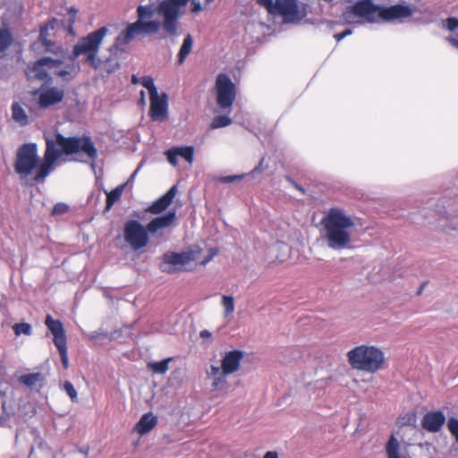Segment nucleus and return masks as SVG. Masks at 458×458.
Returning <instances> with one entry per match:
<instances>
[{"label":"nucleus","mask_w":458,"mask_h":458,"mask_svg":"<svg viewBox=\"0 0 458 458\" xmlns=\"http://www.w3.org/2000/svg\"><path fill=\"white\" fill-rule=\"evenodd\" d=\"M82 153L89 160L95 161L98 150L89 137H64L57 132L55 138L46 136V151L44 160L39 164L37 145L23 144L17 152L14 168L19 174L27 176L34 169L37 174L34 180L44 182L45 178L54 170L55 163L63 154Z\"/></svg>","instance_id":"nucleus-1"},{"label":"nucleus","mask_w":458,"mask_h":458,"mask_svg":"<svg viewBox=\"0 0 458 458\" xmlns=\"http://www.w3.org/2000/svg\"><path fill=\"white\" fill-rule=\"evenodd\" d=\"M138 20L127 25L110 47L112 55L124 51V46L139 36L172 33V0H149L146 5L137 8Z\"/></svg>","instance_id":"nucleus-2"},{"label":"nucleus","mask_w":458,"mask_h":458,"mask_svg":"<svg viewBox=\"0 0 458 458\" xmlns=\"http://www.w3.org/2000/svg\"><path fill=\"white\" fill-rule=\"evenodd\" d=\"M321 225L323 238L329 249L340 251L352 248L355 223L344 209L330 208L324 214Z\"/></svg>","instance_id":"nucleus-3"},{"label":"nucleus","mask_w":458,"mask_h":458,"mask_svg":"<svg viewBox=\"0 0 458 458\" xmlns=\"http://www.w3.org/2000/svg\"><path fill=\"white\" fill-rule=\"evenodd\" d=\"M412 15V10L407 5L396 4L390 7H379L371 0H362L349 6L343 13V20L348 24H361L363 21H394Z\"/></svg>","instance_id":"nucleus-4"},{"label":"nucleus","mask_w":458,"mask_h":458,"mask_svg":"<svg viewBox=\"0 0 458 458\" xmlns=\"http://www.w3.org/2000/svg\"><path fill=\"white\" fill-rule=\"evenodd\" d=\"M80 66L76 64H64L62 59L42 57L29 65L26 75L29 80L44 81V85L53 82L51 75H56L64 81L72 80L79 72Z\"/></svg>","instance_id":"nucleus-5"},{"label":"nucleus","mask_w":458,"mask_h":458,"mask_svg":"<svg viewBox=\"0 0 458 458\" xmlns=\"http://www.w3.org/2000/svg\"><path fill=\"white\" fill-rule=\"evenodd\" d=\"M243 359V352L233 350L225 352L221 360V365L211 364L206 369V376L211 382L212 390L221 391L226 388V376L236 372L242 360Z\"/></svg>","instance_id":"nucleus-6"},{"label":"nucleus","mask_w":458,"mask_h":458,"mask_svg":"<svg viewBox=\"0 0 458 458\" xmlns=\"http://www.w3.org/2000/svg\"><path fill=\"white\" fill-rule=\"evenodd\" d=\"M108 30L106 27H101L79 39L74 46L72 54L70 55V64H75L74 61L81 55L85 56V62L94 69L100 65V59L98 57L99 47L106 36Z\"/></svg>","instance_id":"nucleus-7"},{"label":"nucleus","mask_w":458,"mask_h":458,"mask_svg":"<svg viewBox=\"0 0 458 458\" xmlns=\"http://www.w3.org/2000/svg\"><path fill=\"white\" fill-rule=\"evenodd\" d=\"M349 363L353 369L374 373L384 364L383 352L375 346L360 345L347 353Z\"/></svg>","instance_id":"nucleus-8"},{"label":"nucleus","mask_w":458,"mask_h":458,"mask_svg":"<svg viewBox=\"0 0 458 458\" xmlns=\"http://www.w3.org/2000/svg\"><path fill=\"white\" fill-rule=\"evenodd\" d=\"M217 254L216 249H209L204 254L202 249L197 245L191 246L181 253H174V271H192L199 266H206Z\"/></svg>","instance_id":"nucleus-9"},{"label":"nucleus","mask_w":458,"mask_h":458,"mask_svg":"<svg viewBox=\"0 0 458 458\" xmlns=\"http://www.w3.org/2000/svg\"><path fill=\"white\" fill-rule=\"evenodd\" d=\"M271 14L283 17L284 22H298L306 16L305 6L298 0H257Z\"/></svg>","instance_id":"nucleus-10"},{"label":"nucleus","mask_w":458,"mask_h":458,"mask_svg":"<svg viewBox=\"0 0 458 458\" xmlns=\"http://www.w3.org/2000/svg\"><path fill=\"white\" fill-rule=\"evenodd\" d=\"M216 105L224 111H230L236 98V86L225 73L217 75L215 83Z\"/></svg>","instance_id":"nucleus-11"},{"label":"nucleus","mask_w":458,"mask_h":458,"mask_svg":"<svg viewBox=\"0 0 458 458\" xmlns=\"http://www.w3.org/2000/svg\"><path fill=\"white\" fill-rule=\"evenodd\" d=\"M124 240L133 250H139L148 245V232L139 221L130 220L124 225Z\"/></svg>","instance_id":"nucleus-12"},{"label":"nucleus","mask_w":458,"mask_h":458,"mask_svg":"<svg viewBox=\"0 0 458 458\" xmlns=\"http://www.w3.org/2000/svg\"><path fill=\"white\" fill-rule=\"evenodd\" d=\"M38 95V103L41 108H47L51 106L59 104L64 98V90L57 87H46L42 85L38 90L34 91Z\"/></svg>","instance_id":"nucleus-13"},{"label":"nucleus","mask_w":458,"mask_h":458,"mask_svg":"<svg viewBox=\"0 0 458 458\" xmlns=\"http://www.w3.org/2000/svg\"><path fill=\"white\" fill-rule=\"evenodd\" d=\"M150 109L149 115L152 121L162 122L168 114V97L165 93L155 94L149 97Z\"/></svg>","instance_id":"nucleus-14"},{"label":"nucleus","mask_w":458,"mask_h":458,"mask_svg":"<svg viewBox=\"0 0 458 458\" xmlns=\"http://www.w3.org/2000/svg\"><path fill=\"white\" fill-rule=\"evenodd\" d=\"M57 24H58V20L53 18L50 21H48L45 25L41 26L39 40L41 41L42 45L45 47L46 51L52 52L57 55H59L60 57H64V50L63 49V47L60 46L55 47L53 42L47 38L49 36L48 30H54Z\"/></svg>","instance_id":"nucleus-15"},{"label":"nucleus","mask_w":458,"mask_h":458,"mask_svg":"<svg viewBox=\"0 0 458 458\" xmlns=\"http://www.w3.org/2000/svg\"><path fill=\"white\" fill-rule=\"evenodd\" d=\"M445 422V416L441 411H430L424 415L421 425L428 432H438Z\"/></svg>","instance_id":"nucleus-16"},{"label":"nucleus","mask_w":458,"mask_h":458,"mask_svg":"<svg viewBox=\"0 0 458 458\" xmlns=\"http://www.w3.org/2000/svg\"><path fill=\"white\" fill-rule=\"evenodd\" d=\"M386 451L387 458H411L408 452V445L401 443L394 436L389 438Z\"/></svg>","instance_id":"nucleus-17"},{"label":"nucleus","mask_w":458,"mask_h":458,"mask_svg":"<svg viewBox=\"0 0 458 458\" xmlns=\"http://www.w3.org/2000/svg\"><path fill=\"white\" fill-rule=\"evenodd\" d=\"M45 323L54 335L55 345L66 344V335L62 322L60 320L54 319L50 315H47Z\"/></svg>","instance_id":"nucleus-18"},{"label":"nucleus","mask_w":458,"mask_h":458,"mask_svg":"<svg viewBox=\"0 0 458 458\" xmlns=\"http://www.w3.org/2000/svg\"><path fill=\"white\" fill-rule=\"evenodd\" d=\"M157 422V419L153 413L148 412L141 416L134 427V430L140 436L148 433Z\"/></svg>","instance_id":"nucleus-19"},{"label":"nucleus","mask_w":458,"mask_h":458,"mask_svg":"<svg viewBox=\"0 0 458 458\" xmlns=\"http://www.w3.org/2000/svg\"><path fill=\"white\" fill-rule=\"evenodd\" d=\"M172 203V188L167 190L165 195L154 201L147 209L146 212L157 215L165 211Z\"/></svg>","instance_id":"nucleus-20"},{"label":"nucleus","mask_w":458,"mask_h":458,"mask_svg":"<svg viewBox=\"0 0 458 458\" xmlns=\"http://www.w3.org/2000/svg\"><path fill=\"white\" fill-rule=\"evenodd\" d=\"M172 224V212H167L165 216H157L152 219L147 225L148 233L154 234L168 227Z\"/></svg>","instance_id":"nucleus-21"},{"label":"nucleus","mask_w":458,"mask_h":458,"mask_svg":"<svg viewBox=\"0 0 458 458\" xmlns=\"http://www.w3.org/2000/svg\"><path fill=\"white\" fill-rule=\"evenodd\" d=\"M190 4L191 12L197 13L201 11V4L198 0H174V21L181 14L180 8Z\"/></svg>","instance_id":"nucleus-22"},{"label":"nucleus","mask_w":458,"mask_h":458,"mask_svg":"<svg viewBox=\"0 0 458 458\" xmlns=\"http://www.w3.org/2000/svg\"><path fill=\"white\" fill-rule=\"evenodd\" d=\"M194 148L187 147H174V166L176 165V159L178 157H182L191 165L193 162Z\"/></svg>","instance_id":"nucleus-23"},{"label":"nucleus","mask_w":458,"mask_h":458,"mask_svg":"<svg viewBox=\"0 0 458 458\" xmlns=\"http://www.w3.org/2000/svg\"><path fill=\"white\" fill-rule=\"evenodd\" d=\"M12 118L21 126H25L29 123V117L25 109L16 102L12 105Z\"/></svg>","instance_id":"nucleus-24"},{"label":"nucleus","mask_w":458,"mask_h":458,"mask_svg":"<svg viewBox=\"0 0 458 458\" xmlns=\"http://www.w3.org/2000/svg\"><path fill=\"white\" fill-rule=\"evenodd\" d=\"M193 40L191 35H187L178 53V64H182L192 49Z\"/></svg>","instance_id":"nucleus-25"},{"label":"nucleus","mask_w":458,"mask_h":458,"mask_svg":"<svg viewBox=\"0 0 458 458\" xmlns=\"http://www.w3.org/2000/svg\"><path fill=\"white\" fill-rule=\"evenodd\" d=\"M125 188V184H122L106 193V209L109 210L113 205L120 199Z\"/></svg>","instance_id":"nucleus-26"},{"label":"nucleus","mask_w":458,"mask_h":458,"mask_svg":"<svg viewBox=\"0 0 458 458\" xmlns=\"http://www.w3.org/2000/svg\"><path fill=\"white\" fill-rule=\"evenodd\" d=\"M172 359L171 358H167L165 360H163L161 361H157V362H149L148 364V367L154 372V373H157V374H164L165 373L167 370H168V368H169V362Z\"/></svg>","instance_id":"nucleus-27"},{"label":"nucleus","mask_w":458,"mask_h":458,"mask_svg":"<svg viewBox=\"0 0 458 458\" xmlns=\"http://www.w3.org/2000/svg\"><path fill=\"white\" fill-rule=\"evenodd\" d=\"M41 379L42 375L37 372L22 375L20 377L19 381L26 386L32 387Z\"/></svg>","instance_id":"nucleus-28"},{"label":"nucleus","mask_w":458,"mask_h":458,"mask_svg":"<svg viewBox=\"0 0 458 458\" xmlns=\"http://www.w3.org/2000/svg\"><path fill=\"white\" fill-rule=\"evenodd\" d=\"M232 123V119L227 115H217L216 116L211 124V129H218L228 126Z\"/></svg>","instance_id":"nucleus-29"},{"label":"nucleus","mask_w":458,"mask_h":458,"mask_svg":"<svg viewBox=\"0 0 458 458\" xmlns=\"http://www.w3.org/2000/svg\"><path fill=\"white\" fill-rule=\"evenodd\" d=\"M222 305L224 307L225 316H229L234 311V299L231 295L222 296Z\"/></svg>","instance_id":"nucleus-30"},{"label":"nucleus","mask_w":458,"mask_h":458,"mask_svg":"<svg viewBox=\"0 0 458 458\" xmlns=\"http://www.w3.org/2000/svg\"><path fill=\"white\" fill-rule=\"evenodd\" d=\"M13 329L16 335H30L32 334V328L29 323H16L13 326Z\"/></svg>","instance_id":"nucleus-31"},{"label":"nucleus","mask_w":458,"mask_h":458,"mask_svg":"<svg viewBox=\"0 0 458 458\" xmlns=\"http://www.w3.org/2000/svg\"><path fill=\"white\" fill-rule=\"evenodd\" d=\"M140 84L148 89V94H149V97L150 96H153L157 92V89L154 84V81L151 77L149 76H144V77H141L140 78Z\"/></svg>","instance_id":"nucleus-32"},{"label":"nucleus","mask_w":458,"mask_h":458,"mask_svg":"<svg viewBox=\"0 0 458 458\" xmlns=\"http://www.w3.org/2000/svg\"><path fill=\"white\" fill-rule=\"evenodd\" d=\"M416 422H417V417H416V414L413 413V412L407 413L404 416L400 417L398 419V423L401 426H413V427H415L416 426Z\"/></svg>","instance_id":"nucleus-33"},{"label":"nucleus","mask_w":458,"mask_h":458,"mask_svg":"<svg viewBox=\"0 0 458 458\" xmlns=\"http://www.w3.org/2000/svg\"><path fill=\"white\" fill-rule=\"evenodd\" d=\"M120 67L118 60L114 57H109L104 63V70L108 73H113Z\"/></svg>","instance_id":"nucleus-34"},{"label":"nucleus","mask_w":458,"mask_h":458,"mask_svg":"<svg viewBox=\"0 0 458 458\" xmlns=\"http://www.w3.org/2000/svg\"><path fill=\"white\" fill-rule=\"evenodd\" d=\"M63 389L66 392V394L71 398L72 402H77L78 394L77 391L74 388L73 385L70 381H65L63 385Z\"/></svg>","instance_id":"nucleus-35"},{"label":"nucleus","mask_w":458,"mask_h":458,"mask_svg":"<svg viewBox=\"0 0 458 458\" xmlns=\"http://www.w3.org/2000/svg\"><path fill=\"white\" fill-rule=\"evenodd\" d=\"M11 36L8 31L0 30V51L4 50L11 43Z\"/></svg>","instance_id":"nucleus-36"},{"label":"nucleus","mask_w":458,"mask_h":458,"mask_svg":"<svg viewBox=\"0 0 458 458\" xmlns=\"http://www.w3.org/2000/svg\"><path fill=\"white\" fill-rule=\"evenodd\" d=\"M56 348L59 351L61 360L63 363V366L64 369H67L69 367V358H68V352H67V345L66 344H61L57 345Z\"/></svg>","instance_id":"nucleus-37"},{"label":"nucleus","mask_w":458,"mask_h":458,"mask_svg":"<svg viewBox=\"0 0 458 458\" xmlns=\"http://www.w3.org/2000/svg\"><path fill=\"white\" fill-rule=\"evenodd\" d=\"M447 427L458 443V420L455 418H450L447 422Z\"/></svg>","instance_id":"nucleus-38"},{"label":"nucleus","mask_w":458,"mask_h":458,"mask_svg":"<svg viewBox=\"0 0 458 458\" xmlns=\"http://www.w3.org/2000/svg\"><path fill=\"white\" fill-rule=\"evenodd\" d=\"M245 175H246L245 174H235V175L222 176L219 178V182H224V183H231V182H234L242 180V178L245 177Z\"/></svg>","instance_id":"nucleus-39"},{"label":"nucleus","mask_w":458,"mask_h":458,"mask_svg":"<svg viewBox=\"0 0 458 458\" xmlns=\"http://www.w3.org/2000/svg\"><path fill=\"white\" fill-rule=\"evenodd\" d=\"M68 210V206L64 203L56 204L53 208L54 215L64 214Z\"/></svg>","instance_id":"nucleus-40"},{"label":"nucleus","mask_w":458,"mask_h":458,"mask_svg":"<svg viewBox=\"0 0 458 458\" xmlns=\"http://www.w3.org/2000/svg\"><path fill=\"white\" fill-rule=\"evenodd\" d=\"M446 27L449 30L454 31L458 29V19L448 18L446 21Z\"/></svg>","instance_id":"nucleus-41"},{"label":"nucleus","mask_w":458,"mask_h":458,"mask_svg":"<svg viewBox=\"0 0 458 458\" xmlns=\"http://www.w3.org/2000/svg\"><path fill=\"white\" fill-rule=\"evenodd\" d=\"M199 336L201 339L207 340L208 343H211L212 341V333L207 329L201 330Z\"/></svg>","instance_id":"nucleus-42"},{"label":"nucleus","mask_w":458,"mask_h":458,"mask_svg":"<svg viewBox=\"0 0 458 458\" xmlns=\"http://www.w3.org/2000/svg\"><path fill=\"white\" fill-rule=\"evenodd\" d=\"M263 162H264V158H262L259 161V165L252 169V171L250 172V174H255L261 173L262 171H264L265 167L263 166Z\"/></svg>","instance_id":"nucleus-43"},{"label":"nucleus","mask_w":458,"mask_h":458,"mask_svg":"<svg viewBox=\"0 0 458 458\" xmlns=\"http://www.w3.org/2000/svg\"><path fill=\"white\" fill-rule=\"evenodd\" d=\"M169 265H172V255L165 254V266H164L163 270L169 272V268L167 267V266H169Z\"/></svg>","instance_id":"nucleus-44"},{"label":"nucleus","mask_w":458,"mask_h":458,"mask_svg":"<svg viewBox=\"0 0 458 458\" xmlns=\"http://www.w3.org/2000/svg\"><path fill=\"white\" fill-rule=\"evenodd\" d=\"M263 458H278V454L275 451L267 452Z\"/></svg>","instance_id":"nucleus-45"},{"label":"nucleus","mask_w":458,"mask_h":458,"mask_svg":"<svg viewBox=\"0 0 458 458\" xmlns=\"http://www.w3.org/2000/svg\"><path fill=\"white\" fill-rule=\"evenodd\" d=\"M448 41L453 45L455 47L458 48V36L457 37H451V38H447Z\"/></svg>","instance_id":"nucleus-46"},{"label":"nucleus","mask_w":458,"mask_h":458,"mask_svg":"<svg viewBox=\"0 0 458 458\" xmlns=\"http://www.w3.org/2000/svg\"><path fill=\"white\" fill-rule=\"evenodd\" d=\"M165 157H166V159L167 161L172 164V148H168L165 152Z\"/></svg>","instance_id":"nucleus-47"},{"label":"nucleus","mask_w":458,"mask_h":458,"mask_svg":"<svg viewBox=\"0 0 458 458\" xmlns=\"http://www.w3.org/2000/svg\"><path fill=\"white\" fill-rule=\"evenodd\" d=\"M139 102L141 106L146 105L145 92L143 90L140 91V98Z\"/></svg>","instance_id":"nucleus-48"},{"label":"nucleus","mask_w":458,"mask_h":458,"mask_svg":"<svg viewBox=\"0 0 458 458\" xmlns=\"http://www.w3.org/2000/svg\"><path fill=\"white\" fill-rule=\"evenodd\" d=\"M274 248H276V249H278V250H281V249L286 250V249H288V246H287L286 244L283 243V242H277V243L274 246Z\"/></svg>","instance_id":"nucleus-49"},{"label":"nucleus","mask_w":458,"mask_h":458,"mask_svg":"<svg viewBox=\"0 0 458 458\" xmlns=\"http://www.w3.org/2000/svg\"><path fill=\"white\" fill-rule=\"evenodd\" d=\"M190 420V417L188 414L182 416V422L180 424L186 425Z\"/></svg>","instance_id":"nucleus-50"},{"label":"nucleus","mask_w":458,"mask_h":458,"mask_svg":"<svg viewBox=\"0 0 458 458\" xmlns=\"http://www.w3.org/2000/svg\"><path fill=\"white\" fill-rule=\"evenodd\" d=\"M131 82L133 84H138L140 83V78H138L136 75H132L131 77Z\"/></svg>","instance_id":"nucleus-51"},{"label":"nucleus","mask_w":458,"mask_h":458,"mask_svg":"<svg viewBox=\"0 0 458 458\" xmlns=\"http://www.w3.org/2000/svg\"><path fill=\"white\" fill-rule=\"evenodd\" d=\"M335 38L337 40V41H341L342 39H344L345 37L344 35V33H338V34H335Z\"/></svg>","instance_id":"nucleus-52"},{"label":"nucleus","mask_w":458,"mask_h":458,"mask_svg":"<svg viewBox=\"0 0 458 458\" xmlns=\"http://www.w3.org/2000/svg\"><path fill=\"white\" fill-rule=\"evenodd\" d=\"M69 12L72 13L71 21H72V22H74L75 14H76V10H74V9L71 8Z\"/></svg>","instance_id":"nucleus-53"},{"label":"nucleus","mask_w":458,"mask_h":458,"mask_svg":"<svg viewBox=\"0 0 458 458\" xmlns=\"http://www.w3.org/2000/svg\"><path fill=\"white\" fill-rule=\"evenodd\" d=\"M100 335V334H99L98 331H94V332H92V333L89 335V337H90L91 339H96V338H98V335Z\"/></svg>","instance_id":"nucleus-54"},{"label":"nucleus","mask_w":458,"mask_h":458,"mask_svg":"<svg viewBox=\"0 0 458 458\" xmlns=\"http://www.w3.org/2000/svg\"><path fill=\"white\" fill-rule=\"evenodd\" d=\"M344 37H347L349 35H352V30H345L344 31H343Z\"/></svg>","instance_id":"nucleus-55"},{"label":"nucleus","mask_w":458,"mask_h":458,"mask_svg":"<svg viewBox=\"0 0 458 458\" xmlns=\"http://www.w3.org/2000/svg\"><path fill=\"white\" fill-rule=\"evenodd\" d=\"M8 0H0V9L3 8L6 4Z\"/></svg>","instance_id":"nucleus-56"},{"label":"nucleus","mask_w":458,"mask_h":458,"mask_svg":"<svg viewBox=\"0 0 458 458\" xmlns=\"http://www.w3.org/2000/svg\"><path fill=\"white\" fill-rule=\"evenodd\" d=\"M296 188L301 191V192H304V190L301 187L296 186Z\"/></svg>","instance_id":"nucleus-57"},{"label":"nucleus","mask_w":458,"mask_h":458,"mask_svg":"<svg viewBox=\"0 0 458 458\" xmlns=\"http://www.w3.org/2000/svg\"><path fill=\"white\" fill-rule=\"evenodd\" d=\"M174 197L175 196V186L174 185V191H173Z\"/></svg>","instance_id":"nucleus-58"},{"label":"nucleus","mask_w":458,"mask_h":458,"mask_svg":"<svg viewBox=\"0 0 458 458\" xmlns=\"http://www.w3.org/2000/svg\"><path fill=\"white\" fill-rule=\"evenodd\" d=\"M136 173H137V170L134 172L133 174H131V179L135 176Z\"/></svg>","instance_id":"nucleus-59"},{"label":"nucleus","mask_w":458,"mask_h":458,"mask_svg":"<svg viewBox=\"0 0 458 458\" xmlns=\"http://www.w3.org/2000/svg\"><path fill=\"white\" fill-rule=\"evenodd\" d=\"M422 287H423V286H421V287H420V289L419 290L418 293H421V291H422Z\"/></svg>","instance_id":"nucleus-60"},{"label":"nucleus","mask_w":458,"mask_h":458,"mask_svg":"<svg viewBox=\"0 0 458 458\" xmlns=\"http://www.w3.org/2000/svg\"><path fill=\"white\" fill-rule=\"evenodd\" d=\"M206 1H207V3H210V2H212L213 0H206Z\"/></svg>","instance_id":"nucleus-61"}]
</instances>
